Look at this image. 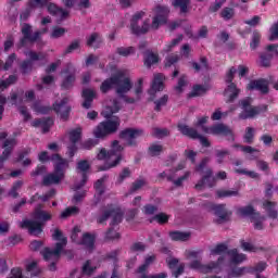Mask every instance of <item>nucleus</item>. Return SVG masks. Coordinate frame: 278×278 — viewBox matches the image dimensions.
I'll return each instance as SVG.
<instances>
[{
    "label": "nucleus",
    "instance_id": "obj_1",
    "mask_svg": "<svg viewBox=\"0 0 278 278\" xmlns=\"http://www.w3.org/2000/svg\"><path fill=\"white\" fill-rule=\"evenodd\" d=\"M153 12L155 15L152 18V23L150 24V20L147 18L143 21L142 26L138 25V23L147 16V12L138 11L132 15L130 20V29L135 36H144V34H149L150 29H160L162 25L168 23V15L170 14L168 7L156 5Z\"/></svg>",
    "mask_w": 278,
    "mask_h": 278
},
{
    "label": "nucleus",
    "instance_id": "obj_2",
    "mask_svg": "<svg viewBox=\"0 0 278 278\" xmlns=\"http://www.w3.org/2000/svg\"><path fill=\"white\" fill-rule=\"evenodd\" d=\"M121 112V102L117 99L113 100V105L108 106L103 113L105 121L99 123V125L93 129V136L98 140H105L108 136H112L118 131L121 127V118L114 117L112 115Z\"/></svg>",
    "mask_w": 278,
    "mask_h": 278
},
{
    "label": "nucleus",
    "instance_id": "obj_3",
    "mask_svg": "<svg viewBox=\"0 0 278 278\" xmlns=\"http://www.w3.org/2000/svg\"><path fill=\"white\" fill-rule=\"evenodd\" d=\"M121 112V102L117 99L113 100V105L108 106L103 113L105 121L99 123V125L93 129V136L98 140H105L108 136H112L118 131L121 127V118L114 117L112 115Z\"/></svg>",
    "mask_w": 278,
    "mask_h": 278
},
{
    "label": "nucleus",
    "instance_id": "obj_4",
    "mask_svg": "<svg viewBox=\"0 0 278 278\" xmlns=\"http://www.w3.org/2000/svg\"><path fill=\"white\" fill-rule=\"evenodd\" d=\"M207 121H210V116L199 117L194 127H200L204 134H211L212 136H224L230 138V140H235L233 130L229 128V126L219 123L215 124L211 127L205 126Z\"/></svg>",
    "mask_w": 278,
    "mask_h": 278
},
{
    "label": "nucleus",
    "instance_id": "obj_5",
    "mask_svg": "<svg viewBox=\"0 0 278 278\" xmlns=\"http://www.w3.org/2000/svg\"><path fill=\"white\" fill-rule=\"evenodd\" d=\"M207 164H210V157L205 156L195 166V173H199L200 175H203V173H205L202 179L199 180L198 184H195L194 186L195 190H201V188H203L205 184L208 186V188H214L216 186V178L212 177V175H214V172L212 170V168H206L205 170V166H207Z\"/></svg>",
    "mask_w": 278,
    "mask_h": 278
},
{
    "label": "nucleus",
    "instance_id": "obj_6",
    "mask_svg": "<svg viewBox=\"0 0 278 278\" xmlns=\"http://www.w3.org/2000/svg\"><path fill=\"white\" fill-rule=\"evenodd\" d=\"M66 247V239H63V243H55L54 250H51L50 248H45L41 251V255L46 262H51L48 265V270L50 273H55L58 270V262H60V255L62 254V251H64V248Z\"/></svg>",
    "mask_w": 278,
    "mask_h": 278
},
{
    "label": "nucleus",
    "instance_id": "obj_7",
    "mask_svg": "<svg viewBox=\"0 0 278 278\" xmlns=\"http://www.w3.org/2000/svg\"><path fill=\"white\" fill-rule=\"evenodd\" d=\"M253 99L251 98H244L243 100L239 101V105L241 106V110H243L239 114V118L241 121H247L249 118H255L257 114H264V112H268V105L262 104L257 106H251Z\"/></svg>",
    "mask_w": 278,
    "mask_h": 278
},
{
    "label": "nucleus",
    "instance_id": "obj_8",
    "mask_svg": "<svg viewBox=\"0 0 278 278\" xmlns=\"http://www.w3.org/2000/svg\"><path fill=\"white\" fill-rule=\"evenodd\" d=\"M123 151H125V148L121 146L118 140H114L111 144V149L109 150L110 161H113L100 166L99 170H110V168H116V166H118L123 160Z\"/></svg>",
    "mask_w": 278,
    "mask_h": 278
},
{
    "label": "nucleus",
    "instance_id": "obj_9",
    "mask_svg": "<svg viewBox=\"0 0 278 278\" xmlns=\"http://www.w3.org/2000/svg\"><path fill=\"white\" fill-rule=\"evenodd\" d=\"M26 55L28 59L20 63V73L22 75H31L34 71V62H38L40 60H47V54L42 52H36L33 50L28 51Z\"/></svg>",
    "mask_w": 278,
    "mask_h": 278
},
{
    "label": "nucleus",
    "instance_id": "obj_10",
    "mask_svg": "<svg viewBox=\"0 0 278 278\" xmlns=\"http://www.w3.org/2000/svg\"><path fill=\"white\" fill-rule=\"evenodd\" d=\"M45 31H47V29H43L42 31L36 30L34 35H31V24H22L21 33L23 37L20 39L17 48L23 49V47H26L27 42H37V40H40Z\"/></svg>",
    "mask_w": 278,
    "mask_h": 278
},
{
    "label": "nucleus",
    "instance_id": "obj_11",
    "mask_svg": "<svg viewBox=\"0 0 278 278\" xmlns=\"http://www.w3.org/2000/svg\"><path fill=\"white\" fill-rule=\"evenodd\" d=\"M177 129H178V131H180V134L182 136H186L187 138H190L191 140H199L200 144L202 147H205L206 149L212 147L210 139H207L203 135H200L199 131L197 130V128H192L186 124H178Z\"/></svg>",
    "mask_w": 278,
    "mask_h": 278
},
{
    "label": "nucleus",
    "instance_id": "obj_12",
    "mask_svg": "<svg viewBox=\"0 0 278 278\" xmlns=\"http://www.w3.org/2000/svg\"><path fill=\"white\" fill-rule=\"evenodd\" d=\"M52 110L55 112V114H58L63 123H66V121L71 118V112L73 109L71 108V105H68V98L65 97L61 101L54 102L52 105Z\"/></svg>",
    "mask_w": 278,
    "mask_h": 278
},
{
    "label": "nucleus",
    "instance_id": "obj_13",
    "mask_svg": "<svg viewBox=\"0 0 278 278\" xmlns=\"http://www.w3.org/2000/svg\"><path fill=\"white\" fill-rule=\"evenodd\" d=\"M134 88V83H131V79L129 77L124 78V84L119 88H115V92L119 99H123L125 103L134 104L136 101H139L138 98H129L127 96V92H129Z\"/></svg>",
    "mask_w": 278,
    "mask_h": 278
},
{
    "label": "nucleus",
    "instance_id": "obj_14",
    "mask_svg": "<svg viewBox=\"0 0 278 278\" xmlns=\"http://www.w3.org/2000/svg\"><path fill=\"white\" fill-rule=\"evenodd\" d=\"M223 262H225V256H219L216 262H211L206 265H203L200 261L195 260L190 263V268L199 270L203 275H207L208 273H212V270H215V268H218Z\"/></svg>",
    "mask_w": 278,
    "mask_h": 278
},
{
    "label": "nucleus",
    "instance_id": "obj_15",
    "mask_svg": "<svg viewBox=\"0 0 278 278\" xmlns=\"http://www.w3.org/2000/svg\"><path fill=\"white\" fill-rule=\"evenodd\" d=\"M210 210L217 216V225H223L231 218V211L227 210V204H210Z\"/></svg>",
    "mask_w": 278,
    "mask_h": 278
},
{
    "label": "nucleus",
    "instance_id": "obj_16",
    "mask_svg": "<svg viewBox=\"0 0 278 278\" xmlns=\"http://www.w3.org/2000/svg\"><path fill=\"white\" fill-rule=\"evenodd\" d=\"M144 134V130L138 128H125L119 131L121 140H127L128 147H138L136 138H140Z\"/></svg>",
    "mask_w": 278,
    "mask_h": 278
},
{
    "label": "nucleus",
    "instance_id": "obj_17",
    "mask_svg": "<svg viewBox=\"0 0 278 278\" xmlns=\"http://www.w3.org/2000/svg\"><path fill=\"white\" fill-rule=\"evenodd\" d=\"M125 84V76L123 74H116L114 76H111L110 78H106L100 86V91L102 94H108L110 90L116 86V88H119Z\"/></svg>",
    "mask_w": 278,
    "mask_h": 278
},
{
    "label": "nucleus",
    "instance_id": "obj_18",
    "mask_svg": "<svg viewBox=\"0 0 278 278\" xmlns=\"http://www.w3.org/2000/svg\"><path fill=\"white\" fill-rule=\"evenodd\" d=\"M50 160L53 162L54 173L59 174L64 179L66 170H68V160L62 157V155L58 153L52 154Z\"/></svg>",
    "mask_w": 278,
    "mask_h": 278
},
{
    "label": "nucleus",
    "instance_id": "obj_19",
    "mask_svg": "<svg viewBox=\"0 0 278 278\" xmlns=\"http://www.w3.org/2000/svg\"><path fill=\"white\" fill-rule=\"evenodd\" d=\"M164 79H166V77L162 73L154 75L151 88L148 90V93L150 94L149 101H155L156 92H162V90H164Z\"/></svg>",
    "mask_w": 278,
    "mask_h": 278
},
{
    "label": "nucleus",
    "instance_id": "obj_20",
    "mask_svg": "<svg viewBox=\"0 0 278 278\" xmlns=\"http://www.w3.org/2000/svg\"><path fill=\"white\" fill-rule=\"evenodd\" d=\"M268 86H269L268 79L258 78V79L251 80L248 84L247 88L248 90H257L258 92H261V94H268V92H270V88Z\"/></svg>",
    "mask_w": 278,
    "mask_h": 278
},
{
    "label": "nucleus",
    "instance_id": "obj_21",
    "mask_svg": "<svg viewBox=\"0 0 278 278\" xmlns=\"http://www.w3.org/2000/svg\"><path fill=\"white\" fill-rule=\"evenodd\" d=\"M20 227L21 229H28L31 236H40L42 233V223L40 222L24 219Z\"/></svg>",
    "mask_w": 278,
    "mask_h": 278
},
{
    "label": "nucleus",
    "instance_id": "obj_22",
    "mask_svg": "<svg viewBox=\"0 0 278 278\" xmlns=\"http://www.w3.org/2000/svg\"><path fill=\"white\" fill-rule=\"evenodd\" d=\"M81 97L84 99L81 108H84V110H90V108H92L94 99H97V92L90 88H86L83 89Z\"/></svg>",
    "mask_w": 278,
    "mask_h": 278
},
{
    "label": "nucleus",
    "instance_id": "obj_23",
    "mask_svg": "<svg viewBox=\"0 0 278 278\" xmlns=\"http://www.w3.org/2000/svg\"><path fill=\"white\" fill-rule=\"evenodd\" d=\"M31 127H41L42 134H49V131H51V127H53V118L51 117L35 118L31 122Z\"/></svg>",
    "mask_w": 278,
    "mask_h": 278
},
{
    "label": "nucleus",
    "instance_id": "obj_24",
    "mask_svg": "<svg viewBox=\"0 0 278 278\" xmlns=\"http://www.w3.org/2000/svg\"><path fill=\"white\" fill-rule=\"evenodd\" d=\"M224 94L225 97H228L226 103H233V101L240 97V89H238L236 83H231L226 87Z\"/></svg>",
    "mask_w": 278,
    "mask_h": 278
},
{
    "label": "nucleus",
    "instance_id": "obj_25",
    "mask_svg": "<svg viewBox=\"0 0 278 278\" xmlns=\"http://www.w3.org/2000/svg\"><path fill=\"white\" fill-rule=\"evenodd\" d=\"M47 10L51 16H60V18H68V11L64 10L63 8L58 7V4L53 2H49L47 4Z\"/></svg>",
    "mask_w": 278,
    "mask_h": 278
},
{
    "label": "nucleus",
    "instance_id": "obj_26",
    "mask_svg": "<svg viewBox=\"0 0 278 278\" xmlns=\"http://www.w3.org/2000/svg\"><path fill=\"white\" fill-rule=\"evenodd\" d=\"M45 205L38 204L34 212V218L35 220H39L41 224L47 223L53 218V216L50 213H47V211L42 210Z\"/></svg>",
    "mask_w": 278,
    "mask_h": 278
},
{
    "label": "nucleus",
    "instance_id": "obj_27",
    "mask_svg": "<svg viewBox=\"0 0 278 278\" xmlns=\"http://www.w3.org/2000/svg\"><path fill=\"white\" fill-rule=\"evenodd\" d=\"M238 216H250L251 220L260 218V212H255L253 205L237 208Z\"/></svg>",
    "mask_w": 278,
    "mask_h": 278
},
{
    "label": "nucleus",
    "instance_id": "obj_28",
    "mask_svg": "<svg viewBox=\"0 0 278 278\" xmlns=\"http://www.w3.org/2000/svg\"><path fill=\"white\" fill-rule=\"evenodd\" d=\"M31 153V148H24L23 150L17 152V157L15 162L18 164L22 162V166L27 167L31 166V159H25L27 155Z\"/></svg>",
    "mask_w": 278,
    "mask_h": 278
},
{
    "label": "nucleus",
    "instance_id": "obj_29",
    "mask_svg": "<svg viewBox=\"0 0 278 278\" xmlns=\"http://www.w3.org/2000/svg\"><path fill=\"white\" fill-rule=\"evenodd\" d=\"M94 242H96L94 235H90V232H85L83 235L81 240L78 242V244H81L88 251H94Z\"/></svg>",
    "mask_w": 278,
    "mask_h": 278
},
{
    "label": "nucleus",
    "instance_id": "obj_30",
    "mask_svg": "<svg viewBox=\"0 0 278 278\" xmlns=\"http://www.w3.org/2000/svg\"><path fill=\"white\" fill-rule=\"evenodd\" d=\"M64 179V177L60 176V174L53 172L51 174H48L42 179L43 186H58Z\"/></svg>",
    "mask_w": 278,
    "mask_h": 278
},
{
    "label": "nucleus",
    "instance_id": "obj_31",
    "mask_svg": "<svg viewBox=\"0 0 278 278\" xmlns=\"http://www.w3.org/2000/svg\"><path fill=\"white\" fill-rule=\"evenodd\" d=\"M168 236L173 242H188L190 240V232L174 230L169 231Z\"/></svg>",
    "mask_w": 278,
    "mask_h": 278
},
{
    "label": "nucleus",
    "instance_id": "obj_32",
    "mask_svg": "<svg viewBox=\"0 0 278 278\" xmlns=\"http://www.w3.org/2000/svg\"><path fill=\"white\" fill-rule=\"evenodd\" d=\"M227 255H229L231 264L236 265L242 264L247 260V254L238 253V249L228 250Z\"/></svg>",
    "mask_w": 278,
    "mask_h": 278
},
{
    "label": "nucleus",
    "instance_id": "obj_33",
    "mask_svg": "<svg viewBox=\"0 0 278 278\" xmlns=\"http://www.w3.org/2000/svg\"><path fill=\"white\" fill-rule=\"evenodd\" d=\"M160 62V55L157 53H153L152 51H146L143 56V64L147 68H151L153 64H157Z\"/></svg>",
    "mask_w": 278,
    "mask_h": 278
},
{
    "label": "nucleus",
    "instance_id": "obj_34",
    "mask_svg": "<svg viewBox=\"0 0 278 278\" xmlns=\"http://www.w3.org/2000/svg\"><path fill=\"white\" fill-rule=\"evenodd\" d=\"M232 147L233 149H240L242 153L250 155L249 160H257V155H255V153H260V150L251 146H242L239 143H235Z\"/></svg>",
    "mask_w": 278,
    "mask_h": 278
},
{
    "label": "nucleus",
    "instance_id": "obj_35",
    "mask_svg": "<svg viewBox=\"0 0 278 278\" xmlns=\"http://www.w3.org/2000/svg\"><path fill=\"white\" fill-rule=\"evenodd\" d=\"M275 207H277V202L268 200L263 202V208L265 210V212H267L268 218H273L274 220L278 216V212L277 210H275Z\"/></svg>",
    "mask_w": 278,
    "mask_h": 278
},
{
    "label": "nucleus",
    "instance_id": "obj_36",
    "mask_svg": "<svg viewBox=\"0 0 278 278\" xmlns=\"http://www.w3.org/2000/svg\"><path fill=\"white\" fill-rule=\"evenodd\" d=\"M162 153H164V146L160 143H151L148 148L150 157H157L159 155H162Z\"/></svg>",
    "mask_w": 278,
    "mask_h": 278
},
{
    "label": "nucleus",
    "instance_id": "obj_37",
    "mask_svg": "<svg viewBox=\"0 0 278 278\" xmlns=\"http://www.w3.org/2000/svg\"><path fill=\"white\" fill-rule=\"evenodd\" d=\"M172 5L176 10H180V14H188V5H190V0H174Z\"/></svg>",
    "mask_w": 278,
    "mask_h": 278
},
{
    "label": "nucleus",
    "instance_id": "obj_38",
    "mask_svg": "<svg viewBox=\"0 0 278 278\" xmlns=\"http://www.w3.org/2000/svg\"><path fill=\"white\" fill-rule=\"evenodd\" d=\"M112 220L110 223L111 227H116L123 223V211L119 207H114V212L111 215Z\"/></svg>",
    "mask_w": 278,
    "mask_h": 278
},
{
    "label": "nucleus",
    "instance_id": "obj_39",
    "mask_svg": "<svg viewBox=\"0 0 278 278\" xmlns=\"http://www.w3.org/2000/svg\"><path fill=\"white\" fill-rule=\"evenodd\" d=\"M207 92V88L203 85H194L192 90L188 93V99H194V97H203Z\"/></svg>",
    "mask_w": 278,
    "mask_h": 278
},
{
    "label": "nucleus",
    "instance_id": "obj_40",
    "mask_svg": "<svg viewBox=\"0 0 278 278\" xmlns=\"http://www.w3.org/2000/svg\"><path fill=\"white\" fill-rule=\"evenodd\" d=\"M219 16L224 20V21H231V18H233V16H236V9L231 8V7H226L224 8L220 13Z\"/></svg>",
    "mask_w": 278,
    "mask_h": 278
},
{
    "label": "nucleus",
    "instance_id": "obj_41",
    "mask_svg": "<svg viewBox=\"0 0 278 278\" xmlns=\"http://www.w3.org/2000/svg\"><path fill=\"white\" fill-rule=\"evenodd\" d=\"M240 192L238 190H225V189H218L216 191L217 199H227L229 197H238Z\"/></svg>",
    "mask_w": 278,
    "mask_h": 278
},
{
    "label": "nucleus",
    "instance_id": "obj_42",
    "mask_svg": "<svg viewBox=\"0 0 278 278\" xmlns=\"http://www.w3.org/2000/svg\"><path fill=\"white\" fill-rule=\"evenodd\" d=\"M106 179H108V176H103L100 179H98L93 185V188L96 192L99 194V197L105 193V186L103 184H105Z\"/></svg>",
    "mask_w": 278,
    "mask_h": 278
},
{
    "label": "nucleus",
    "instance_id": "obj_43",
    "mask_svg": "<svg viewBox=\"0 0 278 278\" xmlns=\"http://www.w3.org/2000/svg\"><path fill=\"white\" fill-rule=\"evenodd\" d=\"M114 214V206L112 204L108 205V210H105L101 216L98 217L99 225H103L112 215Z\"/></svg>",
    "mask_w": 278,
    "mask_h": 278
},
{
    "label": "nucleus",
    "instance_id": "obj_44",
    "mask_svg": "<svg viewBox=\"0 0 278 278\" xmlns=\"http://www.w3.org/2000/svg\"><path fill=\"white\" fill-rule=\"evenodd\" d=\"M116 53L117 55H121L122 58H129V55H134V53H136V48L134 47H118L116 49Z\"/></svg>",
    "mask_w": 278,
    "mask_h": 278
},
{
    "label": "nucleus",
    "instance_id": "obj_45",
    "mask_svg": "<svg viewBox=\"0 0 278 278\" xmlns=\"http://www.w3.org/2000/svg\"><path fill=\"white\" fill-rule=\"evenodd\" d=\"M261 40H262V34L258 33V30H254L252 34L251 42H250V49H252V51H255V49L260 47Z\"/></svg>",
    "mask_w": 278,
    "mask_h": 278
},
{
    "label": "nucleus",
    "instance_id": "obj_46",
    "mask_svg": "<svg viewBox=\"0 0 278 278\" xmlns=\"http://www.w3.org/2000/svg\"><path fill=\"white\" fill-rule=\"evenodd\" d=\"M191 66L193 70H195V73H199L201 71V68H204L205 71H207L210 65L207 64V58L201 56L200 64L197 62H192Z\"/></svg>",
    "mask_w": 278,
    "mask_h": 278
},
{
    "label": "nucleus",
    "instance_id": "obj_47",
    "mask_svg": "<svg viewBox=\"0 0 278 278\" xmlns=\"http://www.w3.org/2000/svg\"><path fill=\"white\" fill-rule=\"evenodd\" d=\"M49 1L51 0H28L27 8H29V10H34L36 8H45L48 5Z\"/></svg>",
    "mask_w": 278,
    "mask_h": 278
},
{
    "label": "nucleus",
    "instance_id": "obj_48",
    "mask_svg": "<svg viewBox=\"0 0 278 278\" xmlns=\"http://www.w3.org/2000/svg\"><path fill=\"white\" fill-rule=\"evenodd\" d=\"M81 47V40L79 39H74L67 48L64 50V55H68L73 53V51H77V49H80Z\"/></svg>",
    "mask_w": 278,
    "mask_h": 278
},
{
    "label": "nucleus",
    "instance_id": "obj_49",
    "mask_svg": "<svg viewBox=\"0 0 278 278\" xmlns=\"http://www.w3.org/2000/svg\"><path fill=\"white\" fill-rule=\"evenodd\" d=\"M260 60H261V66H263V68H270V63L273 62V54L261 53Z\"/></svg>",
    "mask_w": 278,
    "mask_h": 278
},
{
    "label": "nucleus",
    "instance_id": "obj_50",
    "mask_svg": "<svg viewBox=\"0 0 278 278\" xmlns=\"http://www.w3.org/2000/svg\"><path fill=\"white\" fill-rule=\"evenodd\" d=\"M254 138H255V129L253 127H248L243 136V142H245V144H253Z\"/></svg>",
    "mask_w": 278,
    "mask_h": 278
},
{
    "label": "nucleus",
    "instance_id": "obj_51",
    "mask_svg": "<svg viewBox=\"0 0 278 278\" xmlns=\"http://www.w3.org/2000/svg\"><path fill=\"white\" fill-rule=\"evenodd\" d=\"M33 110L37 114H49V112H51L52 109L51 106L40 104V102H35L33 104Z\"/></svg>",
    "mask_w": 278,
    "mask_h": 278
},
{
    "label": "nucleus",
    "instance_id": "obj_52",
    "mask_svg": "<svg viewBox=\"0 0 278 278\" xmlns=\"http://www.w3.org/2000/svg\"><path fill=\"white\" fill-rule=\"evenodd\" d=\"M75 214H79V207L70 206L66 207L60 215V218H70V216H75Z\"/></svg>",
    "mask_w": 278,
    "mask_h": 278
},
{
    "label": "nucleus",
    "instance_id": "obj_53",
    "mask_svg": "<svg viewBox=\"0 0 278 278\" xmlns=\"http://www.w3.org/2000/svg\"><path fill=\"white\" fill-rule=\"evenodd\" d=\"M81 140V128H76L70 131V142L77 144Z\"/></svg>",
    "mask_w": 278,
    "mask_h": 278
},
{
    "label": "nucleus",
    "instance_id": "obj_54",
    "mask_svg": "<svg viewBox=\"0 0 278 278\" xmlns=\"http://www.w3.org/2000/svg\"><path fill=\"white\" fill-rule=\"evenodd\" d=\"M168 103V94H164L161 99L155 100L154 104H155V112H162V108L166 106Z\"/></svg>",
    "mask_w": 278,
    "mask_h": 278
},
{
    "label": "nucleus",
    "instance_id": "obj_55",
    "mask_svg": "<svg viewBox=\"0 0 278 278\" xmlns=\"http://www.w3.org/2000/svg\"><path fill=\"white\" fill-rule=\"evenodd\" d=\"M73 84H75V74H70L64 78L61 86L63 90H68L70 88H73Z\"/></svg>",
    "mask_w": 278,
    "mask_h": 278
},
{
    "label": "nucleus",
    "instance_id": "obj_56",
    "mask_svg": "<svg viewBox=\"0 0 278 278\" xmlns=\"http://www.w3.org/2000/svg\"><path fill=\"white\" fill-rule=\"evenodd\" d=\"M187 79H188V76L181 75L178 79L177 86L174 87V90H176V92H179V93L184 92V88H186L188 84Z\"/></svg>",
    "mask_w": 278,
    "mask_h": 278
},
{
    "label": "nucleus",
    "instance_id": "obj_57",
    "mask_svg": "<svg viewBox=\"0 0 278 278\" xmlns=\"http://www.w3.org/2000/svg\"><path fill=\"white\" fill-rule=\"evenodd\" d=\"M169 219L170 216L166 213H159L154 215V217L152 218V220H156L159 225H166V223H168Z\"/></svg>",
    "mask_w": 278,
    "mask_h": 278
},
{
    "label": "nucleus",
    "instance_id": "obj_58",
    "mask_svg": "<svg viewBox=\"0 0 278 278\" xmlns=\"http://www.w3.org/2000/svg\"><path fill=\"white\" fill-rule=\"evenodd\" d=\"M2 149H4V150H3L2 154L0 155V170H1V168H3L4 162H7V160L10 159V155H12V151H14V150H12V148H2Z\"/></svg>",
    "mask_w": 278,
    "mask_h": 278
},
{
    "label": "nucleus",
    "instance_id": "obj_59",
    "mask_svg": "<svg viewBox=\"0 0 278 278\" xmlns=\"http://www.w3.org/2000/svg\"><path fill=\"white\" fill-rule=\"evenodd\" d=\"M229 251V248H227V244L219 243L215 247V249L211 250V255H222V253H226Z\"/></svg>",
    "mask_w": 278,
    "mask_h": 278
},
{
    "label": "nucleus",
    "instance_id": "obj_60",
    "mask_svg": "<svg viewBox=\"0 0 278 278\" xmlns=\"http://www.w3.org/2000/svg\"><path fill=\"white\" fill-rule=\"evenodd\" d=\"M118 255H121V249L106 253L104 260H112L113 264H118Z\"/></svg>",
    "mask_w": 278,
    "mask_h": 278
},
{
    "label": "nucleus",
    "instance_id": "obj_61",
    "mask_svg": "<svg viewBox=\"0 0 278 278\" xmlns=\"http://www.w3.org/2000/svg\"><path fill=\"white\" fill-rule=\"evenodd\" d=\"M266 266H268L265 262H260L255 267H249L248 273L253 275V273H264L266 270Z\"/></svg>",
    "mask_w": 278,
    "mask_h": 278
},
{
    "label": "nucleus",
    "instance_id": "obj_62",
    "mask_svg": "<svg viewBox=\"0 0 278 278\" xmlns=\"http://www.w3.org/2000/svg\"><path fill=\"white\" fill-rule=\"evenodd\" d=\"M97 144H99V139H88L81 143V149L90 151V149H94Z\"/></svg>",
    "mask_w": 278,
    "mask_h": 278
},
{
    "label": "nucleus",
    "instance_id": "obj_63",
    "mask_svg": "<svg viewBox=\"0 0 278 278\" xmlns=\"http://www.w3.org/2000/svg\"><path fill=\"white\" fill-rule=\"evenodd\" d=\"M121 238V233L114 230L113 227H110L105 233V240H118Z\"/></svg>",
    "mask_w": 278,
    "mask_h": 278
},
{
    "label": "nucleus",
    "instance_id": "obj_64",
    "mask_svg": "<svg viewBox=\"0 0 278 278\" xmlns=\"http://www.w3.org/2000/svg\"><path fill=\"white\" fill-rule=\"evenodd\" d=\"M66 34V28L54 26L51 33V38H62Z\"/></svg>",
    "mask_w": 278,
    "mask_h": 278
}]
</instances>
